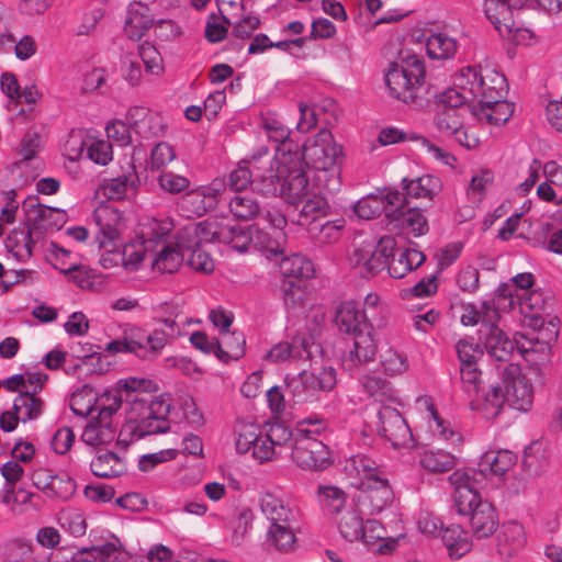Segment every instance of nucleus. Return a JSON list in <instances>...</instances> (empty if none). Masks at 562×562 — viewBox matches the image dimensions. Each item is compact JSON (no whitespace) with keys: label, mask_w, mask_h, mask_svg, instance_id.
<instances>
[{"label":"nucleus","mask_w":562,"mask_h":562,"mask_svg":"<svg viewBox=\"0 0 562 562\" xmlns=\"http://www.w3.org/2000/svg\"><path fill=\"white\" fill-rule=\"evenodd\" d=\"M452 86L438 94L440 105L465 106L480 124L503 125L515 106L506 100L507 80L490 66L468 65L452 76Z\"/></svg>","instance_id":"1"},{"label":"nucleus","mask_w":562,"mask_h":562,"mask_svg":"<svg viewBox=\"0 0 562 562\" xmlns=\"http://www.w3.org/2000/svg\"><path fill=\"white\" fill-rule=\"evenodd\" d=\"M292 149L291 143L282 145L270 169L271 175L258 173L259 190L265 195H279L290 204L303 202L295 223L308 229L326 215L327 202L319 192H314L315 186L310 184L308 177L301 169L299 156Z\"/></svg>","instance_id":"2"},{"label":"nucleus","mask_w":562,"mask_h":562,"mask_svg":"<svg viewBox=\"0 0 562 562\" xmlns=\"http://www.w3.org/2000/svg\"><path fill=\"white\" fill-rule=\"evenodd\" d=\"M155 383L149 379L128 376L120 379L110 391L126 393L127 411L119 432L122 445H128L145 436L166 432L169 429L167 416L169 404L159 397L145 394L154 390Z\"/></svg>","instance_id":"3"},{"label":"nucleus","mask_w":562,"mask_h":562,"mask_svg":"<svg viewBox=\"0 0 562 562\" xmlns=\"http://www.w3.org/2000/svg\"><path fill=\"white\" fill-rule=\"evenodd\" d=\"M341 155V146L326 128L308 138L301 150L297 149L301 169L307 177L312 173L315 188L329 192L338 190L340 184L338 159Z\"/></svg>","instance_id":"4"},{"label":"nucleus","mask_w":562,"mask_h":562,"mask_svg":"<svg viewBox=\"0 0 562 562\" xmlns=\"http://www.w3.org/2000/svg\"><path fill=\"white\" fill-rule=\"evenodd\" d=\"M449 482L454 488L458 513L470 516V525L476 538L491 537L498 527V515L492 503L483 501L475 485L474 471L456 470Z\"/></svg>","instance_id":"5"},{"label":"nucleus","mask_w":562,"mask_h":562,"mask_svg":"<svg viewBox=\"0 0 562 562\" xmlns=\"http://www.w3.org/2000/svg\"><path fill=\"white\" fill-rule=\"evenodd\" d=\"M327 423L323 418L306 417L297 422L293 432V462L305 471H323L334 463L329 447L318 438L325 431Z\"/></svg>","instance_id":"6"},{"label":"nucleus","mask_w":562,"mask_h":562,"mask_svg":"<svg viewBox=\"0 0 562 562\" xmlns=\"http://www.w3.org/2000/svg\"><path fill=\"white\" fill-rule=\"evenodd\" d=\"M265 220L273 231V235L258 229L254 234L240 227L226 226L222 243L231 245L238 252L248 251L250 246L271 254L282 252L285 243L286 217L280 211L272 209L265 213Z\"/></svg>","instance_id":"7"},{"label":"nucleus","mask_w":562,"mask_h":562,"mask_svg":"<svg viewBox=\"0 0 562 562\" xmlns=\"http://www.w3.org/2000/svg\"><path fill=\"white\" fill-rule=\"evenodd\" d=\"M544 383V372L539 368L521 369L509 363L504 370L503 391L507 405L520 413H528L533 405L535 387Z\"/></svg>","instance_id":"8"},{"label":"nucleus","mask_w":562,"mask_h":562,"mask_svg":"<svg viewBox=\"0 0 562 562\" xmlns=\"http://www.w3.org/2000/svg\"><path fill=\"white\" fill-rule=\"evenodd\" d=\"M396 249V238L391 235L382 236L378 241L364 239L355 244L348 255V263L362 278H371L386 268L389 259Z\"/></svg>","instance_id":"9"},{"label":"nucleus","mask_w":562,"mask_h":562,"mask_svg":"<svg viewBox=\"0 0 562 562\" xmlns=\"http://www.w3.org/2000/svg\"><path fill=\"white\" fill-rule=\"evenodd\" d=\"M389 94L405 103L413 101L425 81V66L417 56L391 64L384 75Z\"/></svg>","instance_id":"10"},{"label":"nucleus","mask_w":562,"mask_h":562,"mask_svg":"<svg viewBox=\"0 0 562 562\" xmlns=\"http://www.w3.org/2000/svg\"><path fill=\"white\" fill-rule=\"evenodd\" d=\"M526 0H484L486 19L498 34L516 44H526L532 37L530 30L520 26L514 19L513 10L522 9Z\"/></svg>","instance_id":"11"},{"label":"nucleus","mask_w":562,"mask_h":562,"mask_svg":"<svg viewBox=\"0 0 562 562\" xmlns=\"http://www.w3.org/2000/svg\"><path fill=\"white\" fill-rule=\"evenodd\" d=\"M517 460V454L510 450L490 449L480 457L479 471L474 470L475 477L490 473L502 479L506 483L509 493L518 494L526 488L527 482L522 475H512ZM468 471H473V469H469ZM476 484L477 480L475 479V485Z\"/></svg>","instance_id":"12"},{"label":"nucleus","mask_w":562,"mask_h":562,"mask_svg":"<svg viewBox=\"0 0 562 562\" xmlns=\"http://www.w3.org/2000/svg\"><path fill=\"white\" fill-rule=\"evenodd\" d=\"M416 409L423 422L420 428L429 439L442 442L452 449L459 448L462 445L463 438L461 432L450 420L443 418L438 413L429 395H420L416 398Z\"/></svg>","instance_id":"13"},{"label":"nucleus","mask_w":562,"mask_h":562,"mask_svg":"<svg viewBox=\"0 0 562 562\" xmlns=\"http://www.w3.org/2000/svg\"><path fill=\"white\" fill-rule=\"evenodd\" d=\"M465 112H469L465 106L442 105L435 115L434 125L440 135L453 138L467 149H475L480 145V137L471 126L464 124L462 115Z\"/></svg>","instance_id":"14"},{"label":"nucleus","mask_w":562,"mask_h":562,"mask_svg":"<svg viewBox=\"0 0 562 562\" xmlns=\"http://www.w3.org/2000/svg\"><path fill=\"white\" fill-rule=\"evenodd\" d=\"M121 406L122 404L115 402L114 398L102 400L101 412L91 417L82 431V441L88 446L97 447L108 445L114 440L115 436L119 437L120 430H116L114 417ZM117 441L122 443L119 439Z\"/></svg>","instance_id":"15"},{"label":"nucleus","mask_w":562,"mask_h":562,"mask_svg":"<svg viewBox=\"0 0 562 562\" xmlns=\"http://www.w3.org/2000/svg\"><path fill=\"white\" fill-rule=\"evenodd\" d=\"M293 437L292 429L283 423L271 422L263 425L250 454L258 464H267L277 461L281 450Z\"/></svg>","instance_id":"16"},{"label":"nucleus","mask_w":562,"mask_h":562,"mask_svg":"<svg viewBox=\"0 0 562 562\" xmlns=\"http://www.w3.org/2000/svg\"><path fill=\"white\" fill-rule=\"evenodd\" d=\"M375 429L396 450L414 447L409 426L400 412L390 405H382L378 411Z\"/></svg>","instance_id":"17"},{"label":"nucleus","mask_w":562,"mask_h":562,"mask_svg":"<svg viewBox=\"0 0 562 562\" xmlns=\"http://www.w3.org/2000/svg\"><path fill=\"white\" fill-rule=\"evenodd\" d=\"M226 186L223 178H215L207 184L190 190L182 196V209L194 216L204 215L218 205L226 191Z\"/></svg>","instance_id":"18"},{"label":"nucleus","mask_w":562,"mask_h":562,"mask_svg":"<svg viewBox=\"0 0 562 562\" xmlns=\"http://www.w3.org/2000/svg\"><path fill=\"white\" fill-rule=\"evenodd\" d=\"M31 481L35 488L50 499L68 501L77 490L75 480L68 473H55L47 468L35 469L31 474Z\"/></svg>","instance_id":"19"},{"label":"nucleus","mask_w":562,"mask_h":562,"mask_svg":"<svg viewBox=\"0 0 562 562\" xmlns=\"http://www.w3.org/2000/svg\"><path fill=\"white\" fill-rule=\"evenodd\" d=\"M276 158H268V150H260L259 154L252 155L248 160H243L238 166L229 173L228 184L234 191H241L246 189L250 183H254L256 189L259 190L258 173L262 172L267 177L271 175L270 169L273 168Z\"/></svg>","instance_id":"20"},{"label":"nucleus","mask_w":562,"mask_h":562,"mask_svg":"<svg viewBox=\"0 0 562 562\" xmlns=\"http://www.w3.org/2000/svg\"><path fill=\"white\" fill-rule=\"evenodd\" d=\"M93 221L98 227L95 241L100 249L116 246L120 243L125 222L117 209L109 204H100L93 212Z\"/></svg>","instance_id":"21"},{"label":"nucleus","mask_w":562,"mask_h":562,"mask_svg":"<svg viewBox=\"0 0 562 562\" xmlns=\"http://www.w3.org/2000/svg\"><path fill=\"white\" fill-rule=\"evenodd\" d=\"M188 330H180L177 325L167 321L166 326L157 325L150 333L137 335L138 344L143 347L138 349V357L142 359H153L158 357L164 348L175 339L187 336Z\"/></svg>","instance_id":"22"},{"label":"nucleus","mask_w":562,"mask_h":562,"mask_svg":"<svg viewBox=\"0 0 562 562\" xmlns=\"http://www.w3.org/2000/svg\"><path fill=\"white\" fill-rule=\"evenodd\" d=\"M361 496L359 503L370 515H378L389 508L394 501V492L389 475L376 476L375 480L359 488Z\"/></svg>","instance_id":"23"},{"label":"nucleus","mask_w":562,"mask_h":562,"mask_svg":"<svg viewBox=\"0 0 562 562\" xmlns=\"http://www.w3.org/2000/svg\"><path fill=\"white\" fill-rule=\"evenodd\" d=\"M225 228L226 226L216 220L190 223L178 232L179 243L187 246V249L214 241L222 243Z\"/></svg>","instance_id":"24"},{"label":"nucleus","mask_w":562,"mask_h":562,"mask_svg":"<svg viewBox=\"0 0 562 562\" xmlns=\"http://www.w3.org/2000/svg\"><path fill=\"white\" fill-rule=\"evenodd\" d=\"M378 344L372 326H366L353 333L352 348L344 356L342 363L348 370H353L375 359Z\"/></svg>","instance_id":"25"},{"label":"nucleus","mask_w":562,"mask_h":562,"mask_svg":"<svg viewBox=\"0 0 562 562\" xmlns=\"http://www.w3.org/2000/svg\"><path fill=\"white\" fill-rule=\"evenodd\" d=\"M184 249L187 246L180 245L179 233L175 243H157L150 249L151 269L159 273L178 271L183 262Z\"/></svg>","instance_id":"26"},{"label":"nucleus","mask_w":562,"mask_h":562,"mask_svg":"<svg viewBox=\"0 0 562 562\" xmlns=\"http://www.w3.org/2000/svg\"><path fill=\"white\" fill-rule=\"evenodd\" d=\"M344 470L350 485L358 490L386 473L374 460L362 453L348 458Z\"/></svg>","instance_id":"27"},{"label":"nucleus","mask_w":562,"mask_h":562,"mask_svg":"<svg viewBox=\"0 0 562 562\" xmlns=\"http://www.w3.org/2000/svg\"><path fill=\"white\" fill-rule=\"evenodd\" d=\"M360 532L362 535L358 541L376 554H391L395 551L400 541L405 538L404 535L397 537L385 536L384 527L375 519H367Z\"/></svg>","instance_id":"28"},{"label":"nucleus","mask_w":562,"mask_h":562,"mask_svg":"<svg viewBox=\"0 0 562 562\" xmlns=\"http://www.w3.org/2000/svg\"><path fill=\"white\" fill-rule=\"evenodd\" d=\"M105 397L114 398L119 404L123 403V398L115 391H104L100 394L88 385L75 391L69 398V407L76 416L86 417L93 412H101V402Z\"/></svg>","instance_id":"29"},{"label":"nucleus","mask_w":562,"mask_h":562,"mask_svg":"<svg viewBox=\"0 0 562 562\" xmlns=\"http://www.w3.org/2000/svg\"><path fill=\"white\" fill-rule=\"evenodd\" d=\"M402 194L392 190H383L378 193L368 194L353 206L356 215L363 220H371L383 212L387 213V206H395L401 204Z\"/></svg>","instance_id":"30"},{"label":"nucleus","mask_w":562,"mask_h":562,"mask_svg":"<svg viewBox=\"0 0 562 562\" xmlns=\"http://www.w3.org/2000/svg\"><path fill=\"white\" fill-rule=\"evenodd\" d=\"M258 506L260 513L269 524L296 521L295 509L277 492H261L258 496Z\"/></svg>","instance_id":"31"},{"label":"nucleus","mask_w":562,"mask_h":562,"mask_svg":"<svg viewBox=\"0 0 562 562\" xmlns=\"http://www.w3.org/2000/svg\"><path fill=\"white\" fill-rule=\"evenodd\" d=\"M506 404L507 401L502 385L495 384L479 391L475 397L471 400L470 407L484 419L492 420L501 415Z\"/></svg>","instance_id":"32"},{"label":"nucleus","mask_w":562,"mask_h":562,"mask_svg":"<svg viewBox=\"0 0 562 562\" xmlns=\"http://www.w3.org/2000/svg\"><path fill=\"white\" fill-rule=\"evenodd\" d=\"M527 544V533L524 526L510 520L502 525L497 536V550L504 558H514L519 555Z\"/></svg>","instance_id":"33"},{"label":"nucleus","mask_w":562,"mask_h":562,"mask_svg":"<svg viewBox=\"0 0 562 562\" xmlns=\"http://www.w3.org/2000/svg\"><path fill=\"white\" fill-rule=\"evenodd\" d=\"M138 176L135 170L114 178L104 179L98 191L110 201H122L132 198L138 187Z\"/></svg>","instance_id":"34"},{"label":"nucleus","mask_w":562,"mask_h":562,"mask_svg":"<svg viewBox=\"0 0 562 562\" xmlns=\"http://www.w3.org/2000/svg\"><path fill=\"white\" fill-rule=\"evenodd\" d=\"M130 120L135 132L143 138H154L165 134L166 125L162 116L149 109L143 106L131 109Z\"/></svg>","instance_id":"35"},{"label":"nucleus","mask_w":562,"mask_h":562,"mask_svg":"<svg viewBox=\"0 0 562 562\" xmlns=\"http://www.w3.org/2000/svg\"><path fill=\"white\" fill-rule=\"evenodd\" d=\"M153 25L154 20L146 3L133 2L130 4L124 31L131 40H139Z\"/></svg>","instance_id":"36"},{"label":"nucleus","mask_w":562,"mask_h":562,"mask_svg":"<svg viewBox=\"0 0 562 562\" xmlns=\"http://www.w3.org/2000/svg\"><path fill=\"white\" fill-rule=\"evenodd\" d=\"M484 345L488 355L498 361L508 360L515 347H517V340L525 338V335L517 334L515 339L512 340L497 326H492L488 331L484 333Z\"/></svg>","instance_id":"37"},{"label":"nucleus","mask_w":562,"mask_h":562,"mask_svg":"<svg viewBox=\"0 0 562 562\" xmlns=\"http://www.w3.org/2000/svg\"><path fill=\"white\" fill-rule=\"evenodd\" d=\"M425 259V255L416 249L407 248L397 254L394 251L386 263L387 272L394 279H402L420 267Z\"/></svg>","instance_id":"38"},{"label":"nucleus","mask_w":562,"mask_h":562,"mask_svg":"<svg viewBox=\"0 0 562 562\" xmlns=\"http://www.w3.org/2000/svg\"><path fill=\"white\" fill-rule=\"evenodd\" d=\"M418 464L428 473H445L456 467L457 458L443 449L424 448L418 452Z\"/></svg>","instance_id":"39"},{"label":"nucleus","mask_w":562,"mask_h":562,"mask_svg":"<svg viewBox=\"0 0 562 562\" xmlns=\"http://www.w3.org/2000/svg\"><path fill=\"white\" fill-rule=\"evenodd\" d=\"M360 383L362 389L375 402H380L383 405H402L398 392L394 389L391 382L376 375H364Z\"/></svg>","instance_id":"40"},{"label":"nucleus","mask_w":562,"mask_h":562,"mask_svg":"<svg viewBox=\"0 0 562 562\" xmlns=\"http://www.w3.org/2000/svg\"><path fill=\"white\" fill-rule=\"evenodd\" d=\"M90 537L94 542V553L100 562H115L122 554L123 546L120 539L104 529H92Z\"/></svg>","instance_id":"41"},{"label":"nucleus","mask_w":562,"mask_h":562,"mask_svg":"<svg viewBox=\"0 0 562 562\" xmlns=\"http://www.w3.org/2000/svg\"><path fill=\"white\" fill-rule=\"evenodd\" d=\"M367 319V315L363 311L359 308V305L355 301H344L341 302L335 312V324L339 328V330L353 334L360 329V325L364 323Z\"/></svg>","instance_id":"42"},{"label":"nucleus","mask_w":562,"mask_h":562,"mask_svg":"<svg viewBox=\"0 0 562 562\" xmlns=\"http://www.w3.org/2000/svg\"><path fill=\"white\" fill-rule=\"evenodd\" d=\"M279 270L285 279L308 280L315 277L313 261L301 254L283 257L279 263Z\"/></svg>","instance_id":"43"},{"label":"nucleus","mask_w":562,"mask_h":562,"mask_svg":"<svg viewBox=\"0 0 562 562\" xmlns=\"http://www.w3.org/2000/svg\"><path fill=\"white\" fill-rule=\"evenodd\" d=\"M517 340V348L524 355L525 360L529 363L526 368H539L542 372V366L547 364L551 360V349L549 344L540 342L537 338H524Z\"/></svg>","instance_id":"44"},{"label":"nucleus","mask_w":562,"mask_h":562,"mask_svg":"<svg viewBox=\"0 0 562 562\" xmlns=\"http://www.w3.org/2000/svg\"><path fill=\"white\" fill-rule=\"evenodd\" d=\"M533 285V276L529 272L518 273L514 278H512L509 283L502 284L498 290V306H502L501 300L508 299V306L510 308H515V299L519 295L528 294L532 292L531 290ZM506 305L503 304V307Z\"/></svg>","instance_id":"45"},{"label":"nucleus","mask_w":562,"mask_h":562,"mask_svg":"<svg viewBox=\"0 0 562 562\" xmlns=\"http://www.w3.org/2000/svg\"><path fill=\"white\" fill-rule=\"evenodd\" d=\"M295 522L296 521L269 524L266 531L267 543L279 551L292 549L295 543Z\"/></svg>","instance_id":"46"},{"label":"nucleus","mask_w":562,"mask_h":562,"mask_svg":"<svg viewBox=\"0 0 562 562\" xmlns=\"http://www.w3.org/2000/svg\"><path fill=\"white\" fill-rule=\"evenodd\" d=\"M441 539L449 555L453 559L463 557L472 548L468 532L459 525H452L441 530Z\"/></svg>","instance_id":"47"},{"label":"nucleus","mask_w":562,"mask_h":562,"mask_svg":"<svg viewBox=\"0 0 562 562\" xmlns=\"http://www.w3.org/2000/svg\"><path fill=\"white\" fill-rule=\"evenodd\" d=\"M263 427L255 422L238 420L234 428V445L237 454L251 452Z\"/></svg>","instance_id":"48"},{"label":"nucleus","mask_w":562,"mask_h":562,"mask_svg":"<svg viewBox=\"0 0 562 562\" xmlns=\"http://www.w3.org/2000/svg\"><path fill=\"white\" fill-rule=\"evenodd\" d=\"M92 473L98 477L111 479L126 472L125 461L113 452L97 456L90 463Z\"/></svg>","instance_id":"49"},{"label":"nucleus","mask_w":562,"mask_h":562,"mask_svg":"<svg viewBox=\"0 0 562 562\" xmlns=\"http://www.w3.org/2000/svg\"><path fill=\"white\" fill-rule=\"evenodd\" d=\"M317 495L322 508L330 516H338L348 508L347 494L337 486L319 485Z\"/></svg>","instance_id":"50"},{"label":"nucleus","mask_w":562,"mask_h":562,"mask_svg":"<svg viewBox=\"0 0 562 562\" xmlns=\"http://www.w3.org/2000/svg\"><path fill=\"white\" fill-rule=\"evenodd\" d=\"M153 310L155 313L154 321L157 325L166 326V322L169 321L173 325H177L180 330H187V326L201 323L200 319L192 317L181 319V307L175 302L158 303L153 307Z\"/></svg>","instance_id":"51"},{"label":"nucleus","mask_w":562,"mask_h":562,"mask_svg":"<svg viewBox=\"0 0 562 562\" xmlns=\"http://www.w3.org/2000/svg\"><path fill=\"white\" fill-rule=\"evenodd\" d=\"M366 520L361 518L353 506H349L344 513L337 516L336 525L339 535L347 541L353 542L361 538V530Z\"/></svg>","instance_id":"52"},{"label":"nucleus","mask_w":562,"mask_h":562,"mask_svg":"<svg viewBox=\"0 0 562 562\" xmlns=\"http://www.w3.org/2000/svg\"><path fill=\"white\" fill-rule=\"evenodd\" d=\"M173 228L170 218H147L139 225V237L147 245H156L157 243H166L165 238Z\"/></svg>","instance_id":"53"},{"label":"nucleus","mask_w":562,"mask_h":562,"mask_svg":"<svg viewBox=\"0 0 562 562\" xmlns=\"http://www.w3.org/2000/svg\"><path fill=\"white\" fill-rule=\"evenodd\" d=\"M404 190L408 196L432 199L441 190V181L438 177L424 175L416 179H403Z\"/></svg>","instance_id":"54"},{"label":"nucleus","mask_w":562,"mask_h":562,"mask_svg":"<svg viewBox=\"0 0 562 562\" xmlns=\"http://www.w3.org/2000/svg\"><path fill=\"white\" fill-rule=\"evenodd\" d=\"M13 411L22 423H27L37 419L42 415L44 402L30 392H21L13 401Z\"/></svg>","instance_id":"55"},{"label":"nucleus","mask_w":562,"mask_h":562,"mask_svg":"<svg viewBox=\"0 0 562 562\" xmlns=\"http://www.w3.org/2000/svg\"><path fill=\"white\" fill-rule=\"evenodd\" d=\"M151 245L140 238L125 244L122 248L123 268L128 272L138 271L147 256L150 257Z\"/></svg>","instance_id":"56"},{"label":"nucleus","mask_w":562,"mask_h":562,"mask_svg":"<svg viewBox=\"0 0 562 562\" xmlns=\"http://www.w3.org/2000/svg\"><path fill=\"white\" fill-rule=\"evenodd\" d=\"M456 38L445 34H431L426 42V52L431 59H450L457 53Z\"/></svg>","instance_id":"57"},{"label":"nucleus","mask_w":562,"mask_h":562,"mask_svg":"<svg viewBox=\"0 0 562 562\" xmlns=\"http://www.w3.org/2000/svg\"><path fill=\"white\" fill-rule=\"evenodd\" d=\"M68 277L80 289L92 292H101L108 284L105 276L86 266H80L79 262L76 270H72Z\"/></svg>","instance_id":"58"},{"label":"nucleus","mask_w":562,"mask_h":562,"mask_svg":"<svg viewBox=\"0 0 562 562\" xmlns=\"http://www.w3.org/2000/svg\"><path fill=\"white\" fill-rule=\"evenodd\" d=\"M229 213L237 220L250 221L260 213L257 200L249 193H236L228 202Z\"/></svg>","instance_id":"59"},{"label":"nucleus","mask_w":562,"mask_h":562,"mask_svg":"<svg viewBox=\"0 0 562 562\" xmlns=\"http://www.w3.org/2000/svg\"><path fill=\"white\" fill-rule=\"evenodd\" d=\"M31 233L24 228L13 229L5 239V248L19 261H25L32 256Z\"/></svg>","instance_id":"60"},{"label":"nucleus","mask_w":562,"mask_h":562,"mask_svg":"<svg viewBox=\"0 0 562 562\" xmlns=\"http://www.w3.org/2000/svg\"><path fill=\"white\" fill-rule=\"evenodd\" d=\"M86 151L88 159L100 166H106L113 159L110 142L92 134L86 135Z\"/></svg>","instance_id":"61"},{"label":"nucleus","mask_w":562,"mask_h":562,"mask_svg":"<svg viewBox=\"0 0 562 562\" xmlns=\"http://www.w3.org/2000/svg\"><path fill=\"white\" fill-rule=\"evenodd\" d=\"M494 182V172L490 169H480L471 177L467 187V196L472 203H480L485 196L488 188Z\"/></svg>","instance_id":"62"},{"label":"nucleus","mask_w":562,"mask_h":562,"mask_svg":"<svg viewBox=\"0 0 562 562\" xmlns=\"http://www.w3.org/2000/svg\"><path fill=\"white\" fill-rule=\"evenodd\" d=\"M138 55L144 64L146 75L151 77H161L164 75L162 56L153 44L148 42L139 44Z\"/></svg>","instance_id":"63"},{"label":"nucleus","mask_w":562,"mask_h":562,"mask_svg":"<svg viewBox=\"0 0 562 562\" xmlns=\"http://www.w3.org/2000/svg\"><path fill=\"white\" fill-rule=\"evenodd\" d=\"M177 158L176 149L167 142H158L151 148L147 168L151 172L165 170Z\"/></svg>","instance_id":"64"}]
</instances>
